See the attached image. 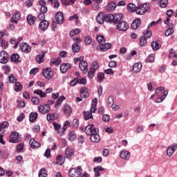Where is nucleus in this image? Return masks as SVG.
Wrapping results in <instances>:
<instances>
[{
    "instance_id": "9d476101",
    "label": "nucleus",
    "mask_w": 177,
    "mask_h": 177,
    "mask_svg": "<svg viewBox=\"0 0 177 177\" xmlns=\"http://www.w3.org/2000/svg\"><path fill=\"white\" fill-rule=\"evenodd\" d=\"M55 19L58 24H63L64 23V15H63V12H57L55 15Z\"/></svg>"
},
{
    "instance_id": "e2e57ef3",
    "label": "nucleus",
    "mask_w": 177,
    "mask_h": 177,
    "mask_svg": "<svg viewBox=\"0 0 177 177\" xmlns=\"http://www.w3.org/2000/svg\"><path fill=\"white\" fill-rule=\"evenodd\" d=\"M25 118H26V115H24V113H21L17 118V120H18L19 122H21V121H23V120H24Z\"/></svg>"
},
{
    "instance_id": "a211bd4d",
    "label": "nucleus",
    "mask_w": 177,
    "mask_h": 177,
    "mask_svg": "<svg viewBox=\"0 0 177 177\" xmlns=\"http://www.w3.org/2000/svg\"><path fill=\"white\" fill-rule=\"evenodd\" d=\"M113 24H118L122 21V18L124 17V15L122 14H115L113 15Z\"/></svg>"
},
{
    "instance_id": "393cba45",
    "label": "nucleus",
    "mask_w": 177,
    "mask_h": 177,
    "mask_svg": "<svg viewBox=\"0 0 177 177\" xmlns=\"http://www.w3.org/2000/svg\"><path fill=\"white\" fill-rule=\"evenodd\" d=\"M26 20L30 26H32L35 24L37 18L31 15H28L26 17Z\"/></svg>"
},
{
    "instance_id": "dca6fc26",
    "label": "nucleus",
    "mask_w": 177,
    "mask_h": 177,
    "mask_svg": "<svg viewBox=\"0 0 177 177\" xmlns=\"http://www.w3.org/2000/svg\"><path fill=\"white\" fill-rule=\"evenodd\" d=\"M57 118H59V114L57 113H48L46 116V119L48 122H53V121H55V120H57Z\"/></svg>"
},
{
    "instance_id": "72a5a7b5",
    "label": "nucleus",
    "mask_w": 177,
    "mask_h": 177,
    "mask_svg": "<svg viewBox=\"0 0 177 177\" xmlns=\"http://www.w3.org/2000/svg\"><path fill=\"white\" fill-rule=\"evenodd\" d=\"M169 28L165 32V35L166 37H169V35H172V34H174V29L172 28V27H174V25L171 24L170 25H169Z\"/></svg>"
},
{
    "instance_id": "bb28decb",
    "label": "nucleus",
    "mask_w": 177,
    "mask_h": 177,
    "mask_svg": "<svg viewBox=\"0 0 177 177\" xmlns=\"http://www.w3.org/2000/svg\"><path fill=\"white\" fill-rule=\"evenodd\" d=\"M37 118H38V113L37 112H31L29 115V121L30 122H35L37 121Z\"/></svg>"
},
{
    "instance_id": "f257e3e1",
    "label": "nucleus",
    "mask_w": 177,
    "mask_h": 177,
    "mask_svg": "<svg viewBox=\"0 0 177 177\" xmlns=\"http://www.w3.org/2000/svg\"><path fill=\"white\" fill-rule=\"evenodd\" d=\"M149 10V4L147 3H138V7L136 8V13L137 15H145V12Z\"/></svg>"
},
{
    "instance_id": "7ed1b4c3",
    "label": "nucleus",
    "mask_w": 177,
    "mask_h": 177,
    "mask_svg": "<svg viewBox=\"0 0 177 177\" xmlns=\"http://www.w3.org/2000/svg\"><path fill=\"white\" fill-rule=\"evenodd\" d=\"M20 136H19V133L16 131H12L11 135L10 136V140L9 142L10 143H19L20 142Z\"/></svg>"
},
{
    "instance_id": "4c0bfd02",
    "label": "nucleus",
    "mask_w": 177,
    "mask_h": 177,
    "mask_svg": "<svg viewBox=\"0 0 177 177\" xmlns=\"http://www.w3.org/2000/svg\"><path fill=\"white\" fill-rule=\"evenodd\" d=\"M137 8L138 7H136V6L132 3H129V5L127 6V9L129 12H131L132 13H133V12H136Z\"/></svg>"
},
{
    "instance_id": "49530a36",
    "label": "nucleus",
    "mask_w": 177,
    "mask_h": 177,
    "mask_svg": "<svg viewBox=\"0 0 177 177\" xmlns=\"http://www.w3.org/2000/svg\"><path fill=\"white\" fill-rule=\"evenodd\" d=\"M62 3L63 5L67 6V5H74L75 3V0H61Z\"/></svg>"
},
{
    "instance_id": "ddd939ff",
    "label": "nucleus",
    "mask_w": 177,
    "mask_h": 177,
    "mask_svg": "<svg viewBox=\"0 0 177 177\" xmlns=\"http://www.w3.org/2000/svg\"><path fill=\"white\" fill-rule=\"evenodd\" d=\"M49 28V22L47 20H43L39 23V28L42 31H46Z\"/></svg>"
},
{
    "instance_id": "5fc2aeb1",
    "label": "nucleus",
    "mask_w": 177,
    "mask_h": 177,
    "mask_svg": "<svg viewBox=\"0 0 177 177\" xmlns=\"http://www.w3.org/2000/svg\"><path fill=\"white\" fill-rule=\"evenodd\" d=\"M164 87L163 86H160L158 87L156 91V94L157 95V96H160V95H161V93H162V92L164 91Z\"/></svg>"
},
{
    "instance_id": "de8ad7c7",
    "label": "nucleus",
    "mask_w": 177,
    "mask_h": 177,
    "mask_svg": "<svg viewBox=\"0 0 177 177\" xmlns=\"http://www.w3.org/2000/svg\"><path fill=\"white\" fill-rule=\"evenodd\" d=\"M99 68V64H97V62H94L92 63L91 70L93 71H95Z\"/></svg>"
},
{
    "instance_id": "c03bdc74",
    "label": "nucleus",
    "mask_w": 177,
    "mask_h": 177,
    "mask_svg": "<svg viewBox=\"0 0 177 177\" xmlns=\"http://www.w3.org/2000/svg\"><path fill=\"white\" fill-rule=\"evenodd\" d=\"M97 82H103V81H104V73H98L97 75Z\"/></svg>"
},
{
    "instance_id": "0eeeda50",
    "label": "nucleus",
    "mask_w": 177,
    "mask_h": 177,
    "mask_svg": "<svg viewBox=\"0 0 177 177\" xmlns=\"http://www.w3.org/2000/svg\"><path fill=\"white\" fill-rule=\"evenodd\" d=\"M129 28V26H128V24L124 21H122L116 26V28L119 30V31H127Z\"/></svg>"
},
{
    "instance_id": "1a4fd4ad",
    "label": "nucleus",
    "mask_w": 177,
    "mask_h": 177,
    "mask_svg": "<svg viewBox=\"0 0 177 177\" xmlns=\"http://www.w3.org/2000/svg\"><path fill=\"white\" fill-rule=\"evenodd\" d=\"M111 48V44L105 43L102 44H100L98 47H97V50H100L101 52H107L109 49Z\"/></svg>"
},
{
    "instance_id": "4d7b16f0",
    "label": "nucleus",
    "mask_w": 177,
    "mask_h": 177,
    "mask_svg": "<svg viewBox=\"0 0 177 177\" xmlns=\"http://www.w3.org/2000/svg\"><path fill=\"white\" fill-rule=\"evenodd\" d=\"M24 149V143L21 142L17 145V150L20 153V151H23Z\"/></svg>"
},
{
    "instance_id": "864d4df0",
    "label": "nucleus",
    "mask_w": 177,
    "mask_h": 177,
    "mask_svg": "<svg viewBox=\"0 0 177 177\" xmlns=\"http://www.w3.org/2000/svg\"><path fill=\"white\" fill-rule=\"evenodd\" d=\"M64 100H66V97L62 95L61 97H59L57 100V101L56 102L55 106H59V104H62V103L63 102Z\"/></svg>"
},
{
    "instance_id": "39448f33",
    "label": "nucleus",
    "mask_w": 177,
    "mask_h": 177,
    "mask_svg": "<svg viewBox=\"0 0 177 177\" xmlns=\"http://www.w3.org/2000/svg\"><path fill=\"white\" fill-rule=\"evenodd\" d=\"M9 57V55H8V53L5 50H1L0 52V63L1 64H6L8 63V58Z\"/></svg>"
},
{
    "instance_id": "f3484780",
    "label": "nucleus",
    "mask_w": 177,
    "mask_h": 177,
    "mask_svg": "<svg viewBox=\"0 0 177 177\" xmlns=\"http://www.w3.org/2000/svg\"><path fill=\"white\" fill-rule=\"evenodd\" d=\"M62 110L65 114V115H71L73 109H71V106L70 105L66 104L63 106Z\"/></svg>"
},
{
    "instance_id": "f03ea898",
    "label": "nucleus",
    "mask_w": 177,
    "mask_h": 177,
    "mask_svg": "<svg viewBox=\"0 0 177 177\" xmlns=\"http://www.w3.org/2000/svg\"><path fill=\"white\" fill-rule=\"evenodd\" d=\"M85 132L86 135L91 136L92 135L96 133V132H99V129L95 127L93 124H88L85 128Z\"/></svg>"
},
{
    "instance_id": "09e8293b",
    "label": "nucleus",
    "mask_w": 177,
    "mask_h": 177,
    "mask_svg": "<svg viewBox=\"0 0 177 177\" xmlns=\"http://www.w3.org/2000/svg\"><path fill=\"white\" fill-rule=\"evenodd\" d=\"M23 89V86L20 82L15 83V92H20Z\"/></svg>"
},
{
    "instance_id": "69168bd1",
    "label": "nucleus",
    "mask_w": 177,
    "mask_h": 177,
    "mask_svg": "<svg viewBox=\"0 0 177 177\" xmlns=\"http://www.w3.org/2000/svg\"><path fill=\"white\" fill-rule=\"evenodd\" d=\"M104 73L105 74H108V75H113L114 71H113V69H111V68H108L106 70H104Z\"/></svg>"
},
{
    "instance_id": "b1692460",
    "label": "nucleus",
    "mask_w": 177,
    "mask_h": 177,
    "mask_svg": "<svg viewBox=\"0 0 177 177\" xmlns=\"http://www.w3.org/2000/svg\"><path fill=\"white\" fill-rule=\"evenodd\" d=\"M79 67L81 71H88V62L84 60L81 61Z\"/></svg>"
},
{
    "instance_id": "aec40b11",
    "label": "nucleus",
    "mask_w": 177,
    "mask_h": 177,
    "mask_svg": "<svg viewBox=\"0 0 177 177\" xmlns=\"http://www.w3.org/2000/svg\"><path fill=\"white\" fill-rule=\"evenodd\" d=\"M120 157L122 158V160H129L131 157V153H129L128 151H121Z\"/></svg>"
},
{
    "instance_id": "412c9836",
    "label": "nucleus",
    "mask_w": 177,
    "mask_h": 177,
    "mask_svg": "<svg viewBox=\"0 0 177 177\" xmlns=\"http://www.w3.org/2000/svg\"><path fill=\"white\" fill-rule=\"evenodd\" d=\"M90 139L91 142L94 143H97V142L100 141V136L99 135V132H96L95 133L90 136Z\"/></svg>"
},
{
    "instance_id": "423d86ee",
    "label": "nucleus",
    "mask_w": 177,
    "mask_h": 177,
    "mask_svg": "<svg viewBox=\"0 0 177 177\" xmlns=\"http://www.w3.org/2000/svg\"><path fill=\"white\" fill-rule=\"evenodd\" d=\"M177 149V144H173L171 146L168 147L167 149V155L169 157H172V156H174V153H175V151H176Z\"/></svg>"
},
{
    "instance_id": "5701e85b",
    "label": "nucleus",
    "mask_w": 177,
    "mask_h": 177,
    "mask_svg": "<svg viewBox=\"0 0 177 177\" xmlns=\"http://www.w3.org/2000/svg\"><path fill=\"white\" fill-rule=\"evenodd\" d=\"M46 53V52L42 51L41 54L38 55L36 57V62H37L39 64H41V63H44V61L45 60Z\"/></svg>"
},
{
    "instance_id": "a19ab883",
    "label": "nucleus",
    "mask_w": 177,
    "mask_h": 177,
    "mask_svg": "<svg viewBox=\"0 0 177 177\" xmlns=\"http://www.w3.org/2000/svg\"><path fill=\"white\" fill-rule=\"evenodd\" d=\"M39 177H48V171L42 168L39 171Z\"/></svg>"
},
{
    "instance_id": "37998d69",
    "label": "nucleus",
    "mask_w": 177,
    "mask_h": 177,
    "mask_svg": "<svg viewBox=\"0 0 177 177\" xmlns=\"http://www.w3.org/2000/svg\"><path fill=\"white\" fill-rule=\"evenodd\" d=\"M96 39L97 42L100 44V45L104 44L106 42V40L104 39V36L102 35H97Z\"/></svg>"
},
{
    "instance_id": "7c9ffc66",
    "label": "nucleus",
    "mask_w": 177,
    "mask_h": 177,
    "mask_svg": "<svg viewBox=\"0 0 177 177\" xmlns=\"http://www.w3.org/2000/svg\"><path fill=\"white\" fill-rule=\"evenodd\" d=\"M140 26V19H136L131 24V28L133 30H136L137 28H139Z\"/></svg>"
},
{
    "instance_id": "bf43d9fd",
    "label": "nucleus",
    "mask_w": 177,
    "mask_h": 177,
    "mask_svg": "<svg viewBox=\"0 0 177 177\" xmlns=\"http://www.w3.org/2000/svg\"><path fill=\"white\" fill-rule=\"evenodd\" d=\"M108 106H113L114 104V97L109 96L107 101Z\"/></svg>"
},
{
    "instance_id": "13d9d810",
    "label": "nucleus",
    "mask_w": 177,
    "mask_h": 177,
    "mask_svg": "<svg viewBox=\"0 0 177 177\" xmlns=\"http://www.w3.org/2000/svg\"><path fill=\"white\" fill-rule=\"evenodd\" d=\"M168 5V0H160V8H167Z\"/></svg>"
},
{
    "instance_id": "4be33fe9",
    "label": "nucleus",
    "mask_w": 177,
    "mask_h": 177,
    "mask_svg": "<svg viewBox=\"0 0 177 177\" xmlns=\"http://www.w3.org/2000/svg\"><path fill=\"white\" fill-rule=\"evenodd\" d=\"M89 96V93L88 92V88L84 87L80 89V97L86 99Z\"/></svg>"
},
{
    "instance_id": "473e14b6",
    "label": "nucleus",
    "mask_w": 177,
    "mask_h": 177,
    "mask_svg": "<svg viewBox=\"0 0 177 177\" xmlns=\"http://www.w3.org/2000/svg\"><path fill=\"white\" fill-rule=\"evenodd\" d=\"M133 70L135 73H140V70H142V63H136L133 66Z\"/></svg>"
},
{
    "instance_id": "79ce46f5",
    "label": "nucleus",
    "mask_w": 177,
    "mask_h": 177,
    "mask_svg": "<svg viewBox=\"0 0 177 177\" xmlns=\"http://www.w3.org/2000/svg\"><path fill=\"white\" fill-rule=\"evenodd\" d=\"M11 62H15L17 63H20L19 59H20V56L19 54H12L10 57Z\"/></svg>"
},
{
    "instance_id": "3c124183",
    "label": "nucleus",
    "mask_w": 177,
    "mask_h": 177,
    "mask_svg": "<svg viewBox=\"0 0 177 177\" xmlns=\"http://www.w3.org/2000/svg\"><path fill=\"white\" fill-rule=\"evenodd\" d=\"M72 127H73V128H78V127H80V121L78 120V119H73L72 122Z\"/></svg>"
},
{
    "instance_id": "8fccbe9b",
    "label": "nucleus",
    "mask_w": 177,
    "mask_h": 177,
    "mask_svg": "<svg viewBox=\"0 0 177 177\" xmlns=\"http://www.w3.org/2000/svg\"><path fill=\"white\" fill-rule=\"evenodd\" d=\"M68 174L71 177H77V169H71Z\"/></svg>"
},
{
    "instance_id": "f8f14e48",
    "label": "nucleus",
    "mask_w": 177,
    "mask_h": 177,
    "mask_svg": "<svg viewBox=\"0 0 177 177\" xmlns=\"http://www.w3.org/2000/svg\"><path fill=\"white\" fill-rule=\"evenodd\" d=\"M97 23L98 24H103L105 21V15L104 12H100L97 14V18H96Z\"/></svg>"
},
{
    "instance_id": "c756f323",
    "label": "nucleus",
    "mask_w": 177,
    "mask_h": 177,
    "mask_svg": "<svg viewBox=\"0 0 177 177\" xmlns=\"http://www.w3.org/2000/svg\"><path fill=\"white\" fill-rule=\"evenodd\" d=\"M168 95V91H165L163 95L156 100V103H161Z\"/></svg>"
},
{
    "instance_id": "6e6d98bb",
    "label": "nucleus",
    "mask_w": 177,
    "mask_h": 177,
    "mask_svg": "<svg viewBox=\"0 0 177 177\" xmlns=\"http://www.w3.org/2000/svg\"><path fill=\"white\" fill-rule=\"evenodd\" d=\"M8 80L10 81V82H12V84H16L17 81V79H16L15 77V76L13 75V74H10L9 76H8Z\"/></svg>"
},
{
    "instance_id": "774afa93",
    "label": "nucleus",
    "mask_w": 177,
    "mask_h": 177,
    "mask_svg": "<svg viewBox=\"0 0 177 177\" xmlns=\"http://www.w3.org/2000/svg\"><path fill=\"white\" fill-rule=\"evenodd\" d=\"M78 83L82 84V85H85V84H86V78L83 77V78H78Z\"/></svg>"
},
{
    "instance_id": "20e7f679",
    "label": "nucleus",
    "mask_w": 177,
    "mask_h": 177,
    "mask_svg": "<svg viewBox=\"0 0 177 177\" xmlns=\"http://www.w3.org/2000/svg\"><path fill=\"white\" fill-rule=\"evenodd\" d=\"M39 111L41 114H46L50 111V105L49 104H44L39 106Z\"/></svg>"
},
{
    "instance_id": "4468645a",
    "label": "nucleus",
    "mask_w": 177,
    "mask_h": 177,
    "mask_svg": "<svg viewBox=\"0 0 177 177\" xmlns=\"http://www.w3.org/2000/svg\"><path fill=\"white\" fill-rule=\"evenodd\" d=\"M71 68V64L70 63H63L60 65V71L62 74L67 73V70Z\"/></svg>"
},
{
    "instance_id": "a18cd8bd",
    "label": "nucleus",
    "mask_w": 177,
    "mask_h": 177,
    "mask_svg": "<svg viewBox=\"0 0 177 177\" xmlns=\"http://www.w3.org/2000/svg\"><path fill=\"white\" fill-rule=\"evenodd\" d=\"M84 117L86 121L90 120V118H93V116L89 111H84Z\"/></svg>"
},
{
    "instance_id": "0e129e2a",
    "label": "nucleus",
    "mask_w": 177,
    "mask_h": 177,
    "mask_svg": "<svg viewBox=\"0 0 177 177\" xmlns=\"http://www.w3.org/2000/svg\"><path fill=\"white\" fill-rule=\"evenodd\" d=\"M84 42L86 45H91L92 44V37L89 36L86 37Z\"/></svg>"
},
{
    "instance_id": "ea45409f",
    "label": "nucleus",
    "mask_w": 177,
    "mask_h": 177,
    "mask_svg": "<svg viewBox=\"0 0 177 177\" xmlns=\"http://www.w3.org/2000/svg\"><path fill=\"white\" fill-rule=\"evenodd\" d=\"M140 41V46H145L146 44H147V38L146 36H141L139 39Z\"/></svg>"
},
{
    "instance_id": "6e6552de",
    "label": "nucleus",
    "mask_w": 177,
    "mask_h": 177,
    "mask_svg": "<svg viewBox=\"0 0 177 177\" xmlns=\"http://www.w3.org/2000/svg\"><path fill=\"white\" fill-rule=\"evenodd\" d=\"M44 77H46V80H51L52 77H53V73L52 72V68H47L43 70L42 73Z\"/></svg>"
},
{
    "instance_id": "f704fd0d",
    "label": "nucleus",
    "mask_w": 177,
    "mask_h": 177,
    "mask_svg": "<svg viewBox=\"0 0 177 177\" xmlns=\"http://www.w3.org/2000/svg\"><path fill=\"white\" fill-rule=\"evenodd\" d=\"M72 50L74 53H78L81 50V46L77 43H74L72 45Z\"/></svg>"
},
{
    "instance_id": "2f4dec72",
    "label": "nucleus",
    "mask_w": 177,
    "mask_h": 177,
    "mask_svg": "<svg viewBox=\"0 0 177 177\" xmlns=\"http://www.w3.org/2000/svg\"><path fill=\"white\" fill-rule=\"evenodd\" d=\"M9 46V44L8 41L3 38H0V48H2V49H6Z\"/></svg>"
},
{
    "instance_id": "338daca9",
    "label": "nucleus",
    "mask_w": 177,
    "mask_h": 177,
    "mask_svg": "<svg viewBox=\"0 0 177 177\" xmlns=\"http://www.w3.org/2000/svg\"><path fill=\"white\" fill-rule=\"evenodd\" d=\"M77 34H80V30L78 29H75L71 31L70 36L74 37V35H77Z\"/></svg>"
},
{
    "instance_id": "a878e982",
    "label": "nucleus",
    "mask_w": 177,
    "mask_h": 177,
    "mask_svg": "<svg viewBox=\"0 0 177 177\" xmlns=\"http://www.w3.org/2000/svg\"><path fill=\"white\" fill-rule=\"evenodd\" d=\"M73 156H74V149L71 148H67L65 150V157L66 158H71V157Z\"/></svg>"
},
{
    "instance_id": "052dcab7",
    "label": "nucleus",
    "mask_w": 177,
    "mask_h": 177,
    "mask_svg": "<svg viewBox=\"0 0 177 177\" xmlns=\"http://www.w3.org/2000/svg\"><path fill=\"white\" fill-rule=\"evenodd\" d=\"M50 63H52V64H55V66H59V64L62 63V58H57V59H53V61H50Z\"/></svg>"
},
{
    "instance_id": "680f3d73",
    "label": "nucleus",
    "mask_w": 177,
    "mask_h": 177,
    "mask_svg": "<svg viewBox=\"0 0 177 177\" xmlns=\"http://www.w3.org/2000/svg\"><path fill=\"white\" fill-rule=\"evenodd\" d=\"M31 102L35 105L39 104V98H38V97H32L31 99Z\"/></svg>"
},
{
    "instance_id": "9b49d317",
    "label": "nucleus",
    "mask_w": 177,
    "mask_h": 177,
    "mask_svg": "<svg viewBox=\"0 0 177 177\" xmlns=\"http://www.w3.org/2000/svg\"><path fill=\"white\" fill-rule=\"evenodd\" d=\"M20 16H21L20 12L16 11L10 19L11 23L17 24L19 23V20H20Z\"/></svg>"
},
{
    "instance_id": "c85d7f7f",
    "label": "nucleus",
    "mask_w": 177,
    "mask_h": 177,
    "mask_svg": "<svg viewBox=\"0 0 177 177\" xmlns=\"http://www.w3.org/2000/svg\"><path fill=\"white\" fill-rule=\"evenodd\" d=\"M115 8H117V4L114 2H110L106 6V10H108V12H113Z\"/></svg>"
},
{
    "instance_id": "2eb2a0df",
    "label": "nucleus",
    "mask_w": 177,
    "mask_h": 177,
    "mask_svg": "<svg viewBox=\"0 0 177 177\" xmlns=\"http://www.w3.org/2000/svg\"><path fill=\"white\" fill-rule=\"evenodd\" d=\"M20 48L21 52H25L26 53H30V52H31V47H30L27 43L21 44Z\"/></svg>"
},
{
    "instance_id": "58836bf2",
    "label": "nucleus",
    "mask_w": 177,
    "mask_h": 177,
    "mask_svg": "<svg viewBox=\"0 0 177 177\" xmlns=\"http://www.w3.org/2000/svg\"><path fill=\"white\" fill-rule=\"evenodd\" d=\"M33 93H35V95H38L39 96H40V97H46V93L43 92L40 89L35 90L33 91Z\"/></svg>"
},
{
    "instance_id": "6ab92c4d",
    "label": "nucleus",
    "mask_w": 177,
    "mask_h": 177,
    "mask_svg": "<svg viewBox=\"0 0 177 177\" xmlns=\"http://www.w3.org/2000/svg\"><path fill=\"white\" fill-rule=\"evenodd\" d=\"M29 145L32 149H39V147H41V144L35 141L34 138L30 140Z\"/></svg>"
},
{
    "instance_id": "603ef678",
    "label": "nucleus",
    "mask_w": 177,
    "mask_h": 177,
    "mask_svg": "<svg viewBox=\"0 0 177 177\" xmlns=\"http://www.w3.org/2000/svg\"><path fill=\"white\" fill-rule=\"evenodd\" d=\"M82 175V167L79 166L76 169V177H80Z\"/></svg>"
},
{
    "instance_id": "e433bc0d",
    "label": "nucleus",
    "mask_w": 177,
    "mask_h": 177,
    "mask_svg": "<svg viewBox=\"0 0 177 177\" xmlns=\"http://www.w3.org/2000/svg\"><path fill=\"white\" fill-rule=\"evenodd\" d=\"M68 139L71 142H74V140H75V139H77V134H75V131L69 132Z\"/></svg>"
},
{
    "instance_id": "c9c22d12",
    "label": "nucleus",
    "mask_w": 177,
    "mask_h": 177,
    "mask_svg": "<svg viewBox=\"0 0 177 177\" xmlns=\"http://www.w3.org/2000/svg\"><path fill=\"white\" fill-rule=\"evenodd\" d=\"M151 48L153 50H158L161 48V44L158 41H152Z\"/></svg>"
},
{
    "instance_id": "cd10ccee",
    "label": "nucleus",
    "mask_w": 177,
    "mask_h": 177,
    "mask_svg": "<svg viewBox=\"0 0 177 177\" xmlns=\"http://www.w3.org/2000/svg\"><path fill=\"white\" fill-rule=\"evenodd\" d=\"M105 21L110 23V24H113L114 15L111 14L105 15Z\"/></svg>"
}]
</instances>
